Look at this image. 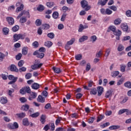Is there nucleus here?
Instances as JSON below:
<instances>
[{"label": "nucleus", "instance_id": "1", "mask_svg": "<svg viewBox=\"0 0 131 131\" xmlns=\"http://www.w3.org/2000/svg\"><path fill=\"white\" fill-rule=\"evenodd\" d=\"M80 4L81 5L82 8H83V10H84V11H86L91 10V6L89 5L86 1L83 0L81 1Z\"/></svg>", "mask_w": 131, "mask_h": 131}, {"label": "nucleus", "instance_id": "2", "mask_svg": "<svg viewBox=\"0 0 131 131\" xmlns=\"http://www.w3.org/2000/svg\"><path fill=\"white\" fill-rule=\"evenodd\" d=\"M16 6L17 7L15 10L16 13H19L24 9V5L20 2L17 3Z\"/></svg>", "mask_w": 131, "mask_h": 131}, {"label": "nucleus", "instance_id": "3", "mask_svg": "<svg viewBox=\"0 0 131 131\" xmlns=\"http://www.w3.org/2000/svg\"><path fill=\"white\" fill-rule=\"evenodd\" d=\"M8 127L10 129H16V128L19 127V125H18V123L14 122L13 124H9L8 125Z\"/></svg>", "mask_w": 131, "mask_h": 131}, {"label": "nucleus", "instance_id": "4", "mask_svg": "<svg viewBox=\"0 0 131 131\" xmlns=\"http://www.w3.org/2000/svg\"><path fill=\"white\" fill-rule=\"evenodd\" d=\"M122 34V32L120 30H117L114 33V35L117 36L116 38L117 40H119V39H120V35H121Z\"/></svg>", "mask_w": 131, "mask_h": 131}, {"label": "nucleus", "instance_id": "5", "mask_svg": "<svg viewBox=\"0 0 131 131\" xmlns=\"http://www.w3.org/2000/svg\"><path fill=\"white\" fill-rule=\"evenodd\" d=\"M42 66V63H35L33 65L31 66V68L33 70H36L40 68Z\"/></svg>", "mask_w": 131, "mask_h": 131}, {"label": "nucleus", "instance_id": "6", "mask_svg": "<svg viewBox=\"0 0 131 131\" xmlns=\"http://www.w3.org/2000/svg\"><path fill=\"white\" fill-rule=\"evenodd\" d=\"M36 97H37V94H36V93L30 92L29 100H30V101H31L33 99H35Z\"/></svg>", "mask_w": 131, "mask_h": 131}, {"label": "nucleus", "instance_id": "7", "mask_svg": "<svg viewBox=\"0 0 131 131\" xmlns=\"http://www.w3.org/2000/svg\"><path fill=\"white\" fill-rule=\"evenodd\" d=\"M107 2L108 0H99L97 3V5L98 6H102V7H103V6H105V5L107 4Z\"/></svg>", "mask_w": 131, "mask_h": 131}, {"label": "nucleus", "instance_id": "8", "mask_svg": "<svg viewBox=\"0 0 131 131\" xmlns=\"http://www.w3.org/2000/svg\"><path fill=\"white\" fill-rule=\"evenodd\" d=\"M10 70L11 71H12L13 72H18L19 70L18 68H17V67L14 64H12L10 66Z\"/></svg>", "mask_w": 131, "mask_h": 131}, {"label": "nucleus", "instance_id": "9", "mask_svg": "<svg viewBox=\"0 0 131 131\" xmlns=\"http://www.w3.org/2000/svg\"><path fill=\"white\" fill-rule=\"evenodd\" d=\"M88 26L86 25L83 26L82 24H80L78 32H82L84 29H86V28H88Z\"/></svg>", "mask_w": 131, "mask_h": 131}, {"label": "nucleus", "instance_id": "10", "mask_svg": "<svg viewBox=\"0 0 131 131\" xmlns=\"http://www.w3.org/2000/svg\"><path fill=\"white\" fill-rule=\"evenodd\" d=\"M6 19L9 25H14V21L13 17H8L6 18Z\"/></svg>", "mask_w": 131, "mask_h": 131}, {"label": "nucleus", "instance_id": "11", "mask_svg": "<svg viewBox=\"0 0 131 131\" xmlns=\"http://www.w3.org/2000/svg\"><path fill=\"white\" fill-rule=\"evenodd\" d=\"M37 102H40V103H45L46 99L42 96L39 95L37 99Z\"/></svg>", "mask_w": 131, "mask_h": 131}, {"label": "nucleus", "instance_id": "12", "mask_svg": "<svg viewBox=\"0 0 131 131\" xmlns=\"http://www.w3.org/2000/svg\"><path fill=\"white\" fill-rule=\"evenodd\" d=\"M89 39V37L86 35H83L79 39V42H83V41H85V40H88Z\"/></svg>", "mask_w": 131, "mask_h": 131}, {"label": "nucleus", "instance_id": "13", "mask_svg": "<svg viewBox=\"0 0 131 131\" xmlns=\"http://www.w3.org/2000/svg\"><path fill=\"white\" fill-rule=\"evenodd\" d=\"M29 121L28 120V119L27 118H25L23 120V124L25 126H28L30 124Z\"/></svg>", "mask_w": 131, "mask_h": 131}, {"label": "nucleus", "instance_id": "14", "mask_svg": "<svg viewBox=\"0 0 131 131\" xmlns=\"http://www.w3.org/2000/svg\"><path fill=\"white\" fill-rule=\"evenodd\" d=\"M1 104H7L8 103V98L6 97H2L0 99Z\"/></svg>", "mask_w": 131, "mask_h": 131}, {"label": "nucleus", "instance_id": "15", "mask_svg": "<svg viewBox=\"0 0 131 131\" xmlns=\"http://www.w3.org/2000/svg\"><path fill=\"white\" fill-rule=\"evenodd\" d=\"M97 91H98V95L99 96H100L102 95V94H103V92H104V88L100 86L97 88Z\"/></svg>", "mask_w": 131, "mask_h": 131}, {"label": "nucleus", "instance_id": "16", "mask_svg": "<svg viewBox=\"0 0 131 131\" xmlns=\"http://www.w3.org/2000/svg\"><path fill=\"white\" fill-rule=\"evenodd\" d=\"M30 107V106L28 104H24L21 107L20 109L23 111H28Z\"/></svg>", "mask_w": 131, "mask_h": 131}, {"label": "nucleus", "instance_id": "17", "mask_svg": "<svg viewBox=\"0 0 131 131\" xmlns=\"http://www.w3.org/2000/svg\"><path fill=\"white\" fill-rule=\"evenodd\" d=\"M31 86L33 90H38V89H39V84L37 83H34L32 84Z\"/></svg>", "mask_w": 131, "mask_h": 131}, {"label": "nucleus", "instance_id": "18", "mask_svg": "<svg viewBox=\"0 0 131 131\" xmlns=\"http://www.w3.org/2000/svg\"><path fill=\"white\" fill-rule=\"evenodd\" d=\"M121 28L123 31H126L128 30V26H127L126 24H122L121 25Z\"/></svg>", "mask_w": 131, "mask_h": 131}, {"label": "nucleus", "instance_id": "19", "mask_svg": "<svg viewBox=\"0 0 131 131\" xmlns=\"http://www.w3.org/2000/svg\"><path fill=\"white\" fill-rule=\"evenodd\" d=\"M71 9L68 8L67 6H63L61 9V11L64 12V13L66 12H70Z\"/></svg>", "mask_w": 131, "mask_h": 131}, {"label": "nucleus", "instance_id": "20", "mask_svg": "<svg viewBox=\"0 0 131 131\" xmlns=\"http://www.w3.org/2000/svg\"><path fill=\"white\" fill-rule=\"evenodd\" d=\"M120 128V125H112L109 127V129H111V130H113L114 129H118Z\"/></svg>", "mask_w": 131, "mask_h": 131}, {"label": "nucleus", "instance_id": "21", "mask_svg": "<svg viewBox=\"0 0 131 131\" xmlns=\"http://www.w3.org/2000/svg\"><path fill=\"white\" fill-rule=\"evenodd\" d=\"M111 96H112V91L108 90L105 93V98H110Z\"/></svg>", "mask_w": 131, "mask_h": 131}, {"label": "nucleus", "instance_id": "22", "mask_svg": "<svg viewBox=\"0 0 131 131\" xmlns=\"http://www.w3.org/2000/svg\"><path fill=\"white\" fill-rule=\"evenodd\" d=\"M117 50L118 52H122L124 50V46L122 44H119Z\"/></svg>", "mask_w": 131, "mask_h": 131}, {"label": "nucleus", "instance_id": "23", "mask_svg": "<svg viewBox=\"0 0 131 131\" xmlns=\"http://www.w3.org/2000/svg\"><path fill=\"white\" fill-rule=\"evenodd\" d=\"M105 53V54L104 56L106 57V58H108V57H109V55H110V53H111V49L110 48L106 49Z\"/></svg>", "mask_w": 131, "mask_h": 131}, {"label": "nucleus", "instance_id": "24", "mask_svg": "<svg viewBox=\"0 0 131 131\" xmlns=\"http://www.w3.org/2000/svg\"><path fill=\"white\" fill-rule=\"evenodd\" d=\"M124 86L127 88V89H131V82L127 81L124 83Z\"/></svg>", "mask_w": 131, "mask_h": 131}, {"label": "nucleus", "instance_id": "25", "mask_svg": "<svg viewBox=\"0 0 131 131\" xmlns=\"http://www.w3.org/2000/svg\"><path fill=\"white\" fill-rule=\"evenodd\" d=\"M28 53V48L27 47H24L22 49V54L23 55H27Z\"/></svg>", "mask_w": 131, "mask_h": 131}, {"label": "nucleus", "instance_id": "26", "mask_svg": "<svg viewBox=\"0 0 131 131\" xmlns=\"http://www.w3.org/2000/svg\"><path fill=\"white\" fill-rule=\"evenodd\" d=\"M46 6L47 7H48V8H53V7H54V6H55V3H54V2H47L46 3Z\"/></svg>", "mask_w": 131, "mask_h": 131}, {"label": "nucleus", "instance_id": "27", "mask_svg": "<svg viewBox=\"0 0 131 131\" xmlns=\"http://www.w3.org/2000/svg\"><path fill=\"white\" fill-rule=\"evenodd\" d=\"M8 79H9V80H12V81L15 80V81H17V79H18V77H14V76L10 75L9 76Z\"/></svg>", "mask_w": 131, "mask_h": 131}, {"label": "nucleus", "instance_id": "28", "mask_svg": "<svg viewBox=\"0 0 131 131\" xmlns=\"http://www.w3.org/2000/svg\"><path fill=\"white\" fill-rule=\"evenodd\" d=\"M37 11H39V12H42V11L45 10V6L42 5H40L37 8Z\"/></svg>", "mask_w": 131, "mask_h": 131}, {"label": "nucleus", "instance_id": "29", "mask_svg": "<svg viewBox=\"0 0 131 131\" xmlns=\"http://www.w3.org/2000/svg\"><path fill=\"white\" fill-rule=\"evenodd\" d=\"M46 115H42L40 117V121H41V123L43 124V123L46 122Z\"/></svg>", "mask_w": 131, "mask_h": 131}, {"label": "nucleus", "instance_id": "30", "mask_svg": "<svg viewBox=\"0 0 131 131\" xmlns=\"http://www.w3.org/2000/svg\"><path fill=\"white\" fill-rule=\"evenodd\" d=\"M45 46L48 47V48H51L53 46V43L51 41H47L45 42Z\"/></svg>", "mask_w": 131, "mask_h": 131}, {"label": "nucleus", "instance_id": "31", "mask_svg": "<svg viewBox=\"0 0 131 131\" xmlns=\"http://www.w3.org/2000/svg\"><path fill=\"white\" fill-rule=\"evenodd\" d=\"M121 22H122V20H121V19L119 18H118L114 20V24L115 25H119V24H120Z\"/></svg>", "mask_w": 131, "mask_h": 131}, {"label": "nucleus", "instance_id": "32", "mask_svg": "<svg viewBox=\"0 0 131 131\" xmlns=\"http://www.w3.org/2000/svg\"><path fill=\"white\" fill-rule=\"evenodd\" d=\"M13 39L14 40V41H18V40H19V39H20V36H19V34H15L13 36Z\"/></svg>", "mask_w": 131, "mask_h": 131}, {"label": "nucleus", "instance_id": "33", "mask_svg": "<svg viewBox=\"0 0 131 131\" xmlns=\"http://www.w3.org/2000/svg\"><path fill=\"white\" fill-rule=\"evenodd\" d=\"M52 17L54 18V19H58V17H59V13L57 11L53 12Z\"/></svg>", "mask_w": 131, "mask_h": 131}, {"label": "nucleus", "instance_id": "34", "mask_svg": "<svg viewBox=\"0 0 131 131\" xmlns=\"http://www.w3.org/2000/svg\"><path fill=\"white\" fill-rule=\"evenodd\" d=\"M52 69L55 73H60V72H61V70L59 68H56V67H54L52 68Z\"/></svg>", "mask_w": 131, "mask_h": 131}, {"label": "nucleus", "instance_id": "35", "mask_svg": "<svg viewBox=\"0 0 131 131\" xmlns=\"http://www.w3.org/2000/svg\"><path fill=\"white\" fill-rule=\"evenodd\" d=\"M119 75V72L118 71H115L111 73V76L112 77L115 78L116 76Z\"/></svg>", "mask_w": 131, "mask_h": 131}, {"label": "nucleus", "instance_id": "36", "mask_svg": "<svg viewBox=\"0 0 131 131\" xmlns=\"http://www.w3.org/2000/svg\"><path fill=\"white\" fill-rule=\"evenodd\" d=\"M103 55V51L100 50L96 54V58H100V57Z\"/></svg>", "mask_w": 131, "mask_h": 131}, {"label": "nucleus", "instance_id": "37", "mask_svg": "<svg viewBox=\"0 0 131 131\" xmlns=\"http://www.w3.org/2000/svg\"><path fill=\"white\" fill-rule=\"evenodd\" d=\"M16 115L18 117H19V118H24V117H25L26 116V114H25V113H20L19 114H17Z\"/></svg>", "mask_w": 131, "mask_h": 131}, {"label": "nucleus", "instance_id": "38", "mask_svg": "<svg viewBox=\"0 0 131 131\" xmlns=\"http://www.w3.org/2000/svg\"><path fill=\"white\" fill-rule=\"evenodd\" d=\"M91 95H97V89L96 88H93L90 91Z\"/></svg>", "mask_w": 131, "mask_h": 131}, {"label": "nucleus", "instance_id": "39", "mask_svg": "<svg viewBox=\"0 0 131 131\" xmlns=\"http://www.w3.org/2000/svg\"><path fill=\"white\" fill-rule=\"evenodd\" d=\"M19 26L16 25L12 28V30L13 32H16L18 31V30H19Z\"/></svg>", "mask_w": 131, "mask_h": 131}, {"label": "nucleus", "instance_id": "40", "mask_svg": "<svg viewBox=\"0 0 131 131\" xmlns=\"http://www.w3.org/2000/svg\"><path fill=\"white\" fill-rule=\"evenodd\" d=\"M74 41H75V38H73L70 41H68L67 42V44L69 46H71L72 45H73V43H74Z\"/></svg>", "mask_w": 131, "mask_h": 131}, {"label": "nucleus", "instance_id": "41", "mask_svg": "<svg viewBox=\"0 0 131 131\" xmlns=\"http://www.w3.org/2000/svg\"><path fill=\"white\" fill-rule=\"evenodd\" d=\"M24 89H25V92L26 93H27L28 94H30V93L31 92V90H30V88L29 86H27L26 87H24Z\"/></svg>", "mask_w": 131, "mask_h": 131}, {"label": "nucleus", "instance_id": "42", "mask_svg": "<svg viewBox=\"0 0 131 131\" xmlns=\"http://www.w3.org/2000/svg\"><path fill=\"white\" fill-rule=\"evenodd\" d=\"M104 117L105 116H104V115H99L97 118V122H100V121H101L102 119H104Z\"/></svg>", "mask_w": 131, "mask_h": 131}, {"label": "nucleus", "instance_id": "43", "mask_svg": "<svg viewBox=\"0 0 131 131\" xmlns=\"http://www.w3.org/2000/svg\"><path fill=\"white\" fill-rule=\"evenodd\" d=\"M27 21V18L25 17H21L19 19L20 23H25Z\"/></svg>", "mask_w": 131, "mask_h": 131}, {"label": "nucleus", "instance_id": "44", "mask_svg": "<svg viewBox=\"0 0 131 131\" xmlns=\"http://www.w3.org/2000/svg\"><path fill=\"white\" fill-rule=\"evenodd\" d=\"M97 40V36L96 35H93L91 37L90 41L94 43Z\"/></svg>", "mask_w": 131, "mask_h": 131}, {"label": "nucleus", "instance_id": "45", "mask_svg": "<svg viewBox=\"0 0 131 131\" xmlns=\"http://www.w3.org/2000/svg\"><path fill=\"white\" fill-rule=\"evenodd\" d=\"M108 29H110V30H111V31H113V33H114V32H115V31H116V27L114 26H111L109 27Z\"/></svg>", "mask_w": 131, "mask_h": 131}, {"label": "nucleus", "instance_id": "46", "mask_svg": "<svg viewBox=\"0 0 131 131\" xmlns=\"http://www.w3.org/2000/svg\"><path fill=\"white\" fill-rule=\"evenodd\" d=\"M47 36L49 37V38L53 39V38L55 37V34H54V33H49L47 34Z\"/></svg>", "mask_w": 131, "mask_h": 131}, {"label": "nucleus", "instance_id": "47", "mask_svg": "<svg viewBox=\"0 0 131 131\" xmlns=\"http://www.w3.org/2000/svg\"><path fill=\"white\" fill-rule=\"evenodd\" d=\"M35 23L36 26H40L41 25V20L36 19Z\"/></svg>", "mask_w": 131, "mask_h": 131}, {"label": "nucleus", "instance_id": "48", "mask_svg": "<svg viewBox=\"0 0 131 131\" xmlns=\"http://www.w3.org/2000/svg\"><path fill=\"white\" fill-rule=\"evenodd\" d=\"M42 29H45L46 30H47V29H49L50 28V25L45 24L42 26Z\"/></svg>", "mask_w": 131, "mask_h": 131}, {"label": "nucleus", "instance_id": "49", "mask_svg": "<svg viewBox=\"0 0 131 131\" xmlns=\"http://www.w3.org/2000/svg\"><path fill=\"white\" fill-rule=\"evenodd\" d=\"M124 81V78H121L117 83L118 85H120L123 83V81Z\"/></svg>", "mask_w": 131, "mask_h": 131}, {"label": "nucleus", "instance_id": "50", "mask_svg": "<svg viewBox=\"0 0 131 131\" xmlns=\"http://www.w3.org/2000/svg\"><path fill=\"white\" fill-rule=\"evenodd\" d=\"M37 57V58H39L40 59H42V58L45 57V54H43V53L39 52Z\"/></svg>", "mask_w": 131, "mask_h": 131}, {"label": "nucleus", "instance_id": "51", "mask_svg": "<svg viewBox=\"0 0 131 131\" xmlns=\"http://www.w3.org/2000/svg\"><path fill=\"white\" fill-rule=\"evenodd\" d=\"M30 116L31 117H33V118H34L35 117H38V116H39V113L37 112L32 114V115H30Z\"/></svg>", "mask_w": 131, "mask_h": 131}, {"label": "nucleus", "instance_id": "52", "mask_svg": "<svg viewBox=\"0 0 131 131\" xmlns=\"http://www.w3.org/2000/svg\"><path fill=\"white\" fill-rule=\"evenodd\" d=\"M82 58V56L81 54H78L75 56V59L77 61H79V60H81V58Z\"/></svg>", "mask_w": 131, "mask_h": 131}, {"label": "nucleus", "instance_id": "53", "mask_svg": "<svg viewBox=\"0 0 131 131\" xmlns=\"http://www.w3.org/2000/svg\"><path fill=\"white\" fill-rule=\"evenodd\" d=\"M3 31L4 34H5V35H7V34L9 33V29H8V28H4L3 29Z\"/></svg>", "mask_w": 131, "mask_h": 131}, {"label": "nucleus", "instance_id": "54", "mask_svg": "<svg viewBox=\"0 0 131 131\" xmlns=\"http://www.w3.org/2000/svg\"><path fill=\"white\" fill-rule=\"evenodd\" d=\"M125 65L122 64L120 66V70L121 72H124L125 71Z\"/></svg>", "mask_w": 131, "mask_h": 131}, {"label": "nucleus", "instance_id": "55", "mask_svg": "<svg viewBox=\"0 0 131 131\" xmlns=\"http://www.w3.org/2000/svg\"><path fill=\"white\" fill-rule=\"evenodd\" d=\"M19 101L21 103H25L27 102V99L25 97H21L19 98Z\"/></svg>", "mask_w": 131, "mask_h": 131}, {"label": "nucleus", "instance_id": "56", "mask_svg": "<svg viewBox=\"0 0 131 131\" xmlns=\"http://www.w3.org/2000/svg\"><path fill=\"white\" fill-rule=\"evenodd\" d=\"M6 55L2 52H0V61H3L5 59Z\"/></svg>", "mask_w": 131, "mask_h": 131}, {"label": "nucleus", "instance_id": "57", "mask_svg": "<svg viewBox=\"0 0 131 131\" xmlns=\"http://www.w3.org/2000/svg\"><path fill=\"white\" fill-rule=\"evenodd\" d=\"M112 13H113V12L112 11V10L109 9L108 8H107L106 9L105 15H111V14H112Z\"/></svg>", "mask_w": 131, "mask_h": 131}, {"label": "nucleus", "instance_id": "58", "mask_svg": "<svg viewBox=\"0 0 131 131\" xmlns=\"http://www.w3.org/2000/svg\"><path fill=\"white\" fill-rule=\"evenodd\" d=\"M25 15V11H23L21 13L17 16V18L19 19L20 17H22V16Z\"/></svg>", "mask_w": 131, "mask_h": 131}, {"label": "nucleus", "instance_id": "59", "mask_svg": "<svg viewBox=\"0 0 131 131\" xmlns=\"http://www.w3.org/2000/svg\"><path fill=\"white\" fill-rule=\"evenodd\" d=\"M129 39H130V36H126L123 37V38L122 39V41H125V40H129Z\"/></svg>", "mask_w": 131, "mask_h": 131}, {"label": "nucleus", "instance_id": "60", "mask_svg": "<svg viewBox=\"0 0 131 131\" xmlns=\"http://www.w3.org/2000/svg\"><path fill=\"white\" fill-rule=\"evenodd\" d=\"M32 77V74H31V73H28L25 76L26 79H30V78Z\"/></svg>", "mask_w": 131, "mask_h": 131}, {"label": "nucleus", "instance_id": "61", "mask_svg": "<svg viewBox=\"0 0 131 131\" xmlns=\"http://www.w3.org/2000/svg\"><path fill=\"white\" fill-rule=\"evenodd\" d=\"M24 65V60H20L18 63V67H22Z\"/></svg>", "mask_w": 131, "mask_h": 131}, {"label": "nucleus", "instance_id": "62", "mask_svg": "<svg viewBox=\"0 0 131 131\" xmlns=\"http://www.w3.org/2000/svg\"><path fill=\"white\" fill-rule=\"evenodd\" d=\"M26 67H23L19 68L18 71H19V72H25V71H26Z\"/></svg>", "mask_w": 131, "mask_h": 131}, {"label": "nucleus", "instance_id": "63", "mask_svg": "<svg viewBox=\"0 0 131 131\" xmlns=\"http://www.w3.org/2000/svg\"><path fill=\"white\" fill-rule=\"evenodd\" d=\"M22 58V54L19 53L18 55L16 56V60H20Z\"/></svg>", "mask_w": 131, "mask_h": 131}, {"label": "nucleus", "instance_id": "64", "mask_svg": "<svg viewBox=\"0 0 131 131\" xmlns=\"http://www.w3.org/2000/svg\"><path fill=\"white\" fill-rule=\"evenodd\" d=\"M126 15L127 17H131V10L126 11Z\"/></svg>", "mask_w": 131, "mask_h": 131}]
</instances>
